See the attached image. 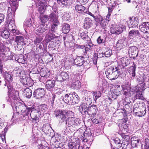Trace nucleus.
<instances>
[{"mask_svg": "<svg viewBox=\"0 0 149 149\" xmlns=\"http://www.w3.org/2000/svg\"><path fill=\"white\" fill-rule=\"evenodd\" d=\"M55 84V81L52 79L48 80L46 83V88L48 90L51 91L54 87Z\"/></svg>", "mask_w": 149, "mask_h": 149, "instance_id": "14", "label": "nucleus"}, {"mask_svg": "<svg viewBox=\"0 0 149 149\" xmlns=\"http://www.w3.org/2000/svg\"><path fill=\"white\" fill-rule=\"evenodd\" d=\"M113 72L111 76V77L110 79V80H114L117 79L120 74V72L121 70V69L119 68L118 67H113Z\"/></svg>", "mask_w": 149, "mask_h": 149, "instance_id": "6", "label": "nucleus"}, {"mask_svg": "<svg viewBox=\"0 0 149 149\" xmlns=\"http://www.w3.org/2000/svg\"><path fill=\"white\" fill-rule=\"evenodd\" d=\"M121 135L123 140L126 142L127 145H129L130 144V138L129 136L128 135H125L124 134H122Z\"/></svg>", "mask_w": 149, "mask_h": 149, "instance_id": "39", "label": "nucleus"}, {"mask_svg": "<svg viewBox=\"0 0 149 149\" xmlns=\"http://www.w3.org/2000/svg\"><path fill=\"white\" fill-rule=\"evenodd\" d=\"M60 76L62 77V79L63 80L68 79L69 78L68 74L66 72H63L61 73Z\"/></svg>", "mask_w": 149, "mask_h": 149, "instance_id": "43", "label": "nucleus"}, {"mask_svg": "<svg viewBox=\"0 0 149 149\" xmlns=\"http://www.w3.org/2000/svg\"><path fill=\"white\" fill-rule=\"evenodd\" d=\"M17 61L18 63L24 64L25 63V59L23 56L21 55L17 59Z\"/></svg>", "mask_w": 149, "mask_h": 149, "instance_id": "46", "label": "nucleus"}, {"mask_svg": "<svg viewBox=\"0 0 149 149\" xmlns=\"http://www.w3.org/2000/svg\"><path fill=\"white\" fill-rule=\"evenodd\" d=\"M79 146V142L77 141H75L74 142H70L68 144L70 149H77Z\"/></svg>", "mask_w": 149, "mask_h": 149, "instance_id": "23", "label": "nucleus"}, {"mask_svg": "<svg viewBox=\"0 0 149 149\" xmlns=\"http://www.w3.org/2000/svg\"><path fill=\"white\" fill-rule=\"evenodd\" d=\"M7 100L8 102H9L11 103V104L13 105V103L14 104H15V102L16 100L13 99V97H12L11 95L9 94L8 98H7Z\"/></svg>", "mask_w": 149, "mask_h": 149, "instance_id": "45", "label": "nucleus"}, {"mask_svg": "<svg viewBox=\"0 0 149 149\" xmlns=\"http://www.w3.org/2000/svg\"><path fill=\"white\" fill-rule=\"evenodd\" d=\"M58 25L56 24H53L51 26V31L52 33L55 32L56 30L57 29V27Z\"/></svg>", "mask_w": 149, "mask_h": 149, "instance_id": "52", "label": "nucleus"}, {"mask_svg": "<svg viewBox=\"0 0 149 149\" xmlns=\"http://www.w3.org/2000/svg\"><path fill=\"white\" fill-rule=\"evenodd\" d=\"M20 113L17 111L16 113H14L13 114L12 117V119H13V120L17 119L18 118V115Z\"/></svg>", "mask_w": 149, "mask_h": 149, "instance_id": "54", "label": "nucleus"}, {"mask_svg": "<svg viewBox=\"0 0 149 149\" xmlns=\"http://www.w3.org/2000/svg\"><path fill=\"white\" fill-rule=\"evenodd\" d=\"M140 31L144 33H149V22H143L139 26Z\"/></svg>", "mask_w": 149, "mask_h": 149, "instance_id": "8", "label": "nucleus"}, {"mask_svg": "<svg viewBox=\"0 0 149 149\" xmlns=\"http://www.w3.org/2000/svg\"><path fill=\"white\" fill-rule=\"evenodd\" d=\"M97 42L98 44H100L102 43H104L105 41L103 39H101L100 36H99L97 39Z\"/></svg>", "mask_w": 149, "mask_h": 149, "instance_id": "58", "label": "nucleus"}, {"mask_svg": "<svg viewBox=\"0 0 149 149\" xmlns=\"http://www.w3.org/2000/svg\"><path fill=\"white\" fill-rule=\"evenodd\" d=\"M111 32L112 34H116V28H111Z\"/></svg>", "mask_w": 149, "mask_h": 149, "instance_id": "63", "label": "nucleus"}, {"mask_svg": "<svg viewBox=\"0 0 149 149\" xmlns=\"http://www.w3.org/2000/svg\"><path fill=\"white\" fill-rule=\"evenodd\" d=\"M24 95L27 98H30L32 95V91L29 88L24 89L23 91Z\"/></svg>", "mask_w": 149, "mask_h": 149, "instance_id": "24", "label": "nucleus"}, {"mask_svg": "<svg viewBox=\"0 0 149 149\" xmlns=\"http://www.w3.org/2000/svg\"><path fill=\"white\" fill-rule=\"evenodd\" d=\"M129 54L133 59L136 57L138 55V48L135 46L130 47L129 49Z\"/></svg>", "mask_w": 149, "mask_h": 149, "instance_id": "7", "label": "nucleus"}, {"mask_svg": "<svg viewBox=\"0 0 149 149\" xmlns=\"http://www.w3.org/2000/svg\"><path fill=\"white\" fill-rule=\"evenodd\" d=\"M136 65L134 64V63L132 66L129 67L127 70L129 73L132 74V76L134 77L135 76V70Z\"/></svg>", "mask_w": 149, "mask_h": 149, "instance_id": "20", "label": "nucleus"}, {"mask_svg": "<svg viewBox=\"0 0 149 149\" xmlns=\"http://www.w3.org/2000/svg\"><path fill=\"white\" fill-rule=\"evenodd\" d=\"M131 145L132 147L134 148L136 147L139 143L140 140L136 137H133L131 138Z\"/></svg>", "mask_w": 149, "mask_h": 149, "instance_id": "21", "label": "nucleus"}, {"mask_svg": "<svg viewBox=\"0 0 149 149\" xmlns=\"http://www.w3.org/2000/svg\"><path fill=\"white\" fill-rule=\"evenodd\" d=\"M56 38V36L54 34L52 33H49V32H46V38L47 40V42H49L54 38Z\"/></svg>", "mask_w": 149, "mask_h": 149, "instance_id": "26", "label": "nucleus"}, {"mask_svg": "<svg viewBox=\"0 0 149 149\" xmlns=\"http://www.w3.org/2000/svg\"><path fill=\"white\" fill-rule=\"evenodd\" d=\"M125 40L123 39H120L118 40L116 44V47L117 48L121 49L124 46V43Z\"/></svg>", "mask_w": 149, "mask_h": 149, "instance_id": "30", "label": "nucleus"}, {"mask_svg": "<svg viewBox=\"0 0 149 149\" xmlns=\"http://www.w3.org/2000/svg\"><path fill=\"white\" fill-rule=\"evenodd\" d=\"M72 95L73 97V104L77 103L79 101V96L74 92L72 93Z\"/></svg>", "mask_w": 149, "mask_h": 149, "instance_id": "41", "label": "nucleus"}, {"mask_svg": "<svg viewBox=\"0 0 149 149\" xmlns=\"http://www.w3.org/2000/svg\"><path fill=\"white\" fill-rule=\"evenodd\" d=\"M18 0H11L10 4L11 7L16 10L18 7V4L17 1Z\"/></svg>", "mask_w": 149, "mask_h": 149, "instance_id": "36", "label": "nucleus"}, {"mask_svg": "<svg viewBox=\"0 0 149 149\" xmlns=\"http://www.w3.org/2000/svg\"><path fill=\"white\" fill-rule=\"evenodd\" d=\"M81 84L79 80L76 81L75 82H73L71 84V87L73 88L76 90H78L81 86Z\"/></svg>", "mask_w": 149, "mask_h": 149, "instance_id": "27", "label": "nucleus"}, {"mask_svg": "<svg viewBox=\"0 0 149 149\" xmlns=\"http://www.w3.org/2000/svg\"><path fill=\"white\" fill-rule=\"evenodd\" d=\"M24 38L22 36H18L15 37L14 45L15 49L20 50L22 49L24 43Z\"/></svg>", "mask_w": 149, "mask_h": 149, "instance_id": "4", "label": "nucleus"}, {"mask_svg": "<svg viewBox=\"0 0 149 149\" xmlns=\"http://www.w3.org/2000/svg\"><path fill=\"white\" fill-rule=\"evenodd\" d=\"M125 143H124L120 144L118 147V149H126L127 146Z\"/></svg>", "mask_w": 149, "mask_h": 149, "instance_id": "50", "label": "nucleus"}, {"mask_svg": "<svg viewBox=\"0 0 149 149\" xmlns=\"http://www.w3.org/2000/svg\"><path fill=\"white\" fill-rule=\"evenodd\" d=\"M61 3L65 6L67 5H70L71 3V0H61L60 3Z\"/></svg>", "mask_w": 149, "mask_h": 149, "instance_id": "47", "label": "nucleus"}, {"mask_svg": "<svg viewBox=\"0 0 149 149\" xmlns=\"http://www.w3.org/2000/svg\"><path fill=\"white\" fill-rule=\"evenodd\" d=\"M134 113L136 116L142 117L146 113V107H142L141 108H136L134 109Z\"/></svg>", "mask_w": 149, "mask_h": 149, "instance_id": "9", "label": "nucleus"}, {"mask_svg": "<svg viewBox=\"0 0 149 149\" xmlns=\"http://www.w3.org/2000/svg\"><path fill=\"white\" fill-rule=\"evenodd\" d=\"M100 24L102 27H104L106 25V22L105 20L102 19L100 21Z\"/></svg>", "mask_w": 149, "mask_h": 149, "instance_id": "56", "label": "nucleus"}, {"mask_svg": "<svg viewBox=\"0 0 149 149\" xmlns=\"http://www.w3.org/2000/svg\"><path fill=\"white\" fill-rule=\"evenodd\" d=\"M80 36L84 40H88L89 39L87 35V33L82 32L80 34Z\"/></svg>", "mask_w": 149, "mask_h": 149, "instance_id": "44", "label": "nucleus"}, {"mask_svg": "<svg viewBox=\"0 0 149 149\" xmlns=\"http://www.w3.org/2000/svg\"><path fill=\"white\" fill-rule=\"evenodd\" d=\"M16 10L13 8L9 7H8L7 15L8 19L10 20V22L8 24V28L14 36L19 35L20 33V32L18 30L15 25L14 19L13 18V15L14 16Z\"/></svg>", "mask_w": 149, "mask_h": 149, "instance_id": "3", "label": "nucleus"}, {"mask_svg": "<svg viewBox=\"0 0 149 149\" xmlns=\"http://www.w3.org/2000/svg\"><path fill=\"white\" fill-rule=\"evenodd\" d=\"M121 89L119 85H117L116 86L115 89L113 92L117 96L119 95L121 92Z\"/></svg>", "mask_w": 149, "mask_h": 149, "instance_id": "42", "label": "nucleus"}, {"mask_svg": "<svg viewBox=\"0 0 149 149\" xmlns=\"http://www.w3.org/2000/svg\"><path fill=\"white\" fill-rule=\"evenodd\" d=\"M75 8L78 12L81 13L83 12L85 9L84 6L80 5H77L75 6Z\"/></svg>", "mask_w": 149, "mask_h": 149, "instance_id": "33", "label": "nucleus"}, {"mask_svg": "<svg viewBox=\"0 0 149 149\" xmlns=\"http://www.w3.org/2000/svg\"><path fill=\"white\" fill-rule=\"evenodd\" d=\"M104 53L106 57H109L112 54V51L110 49H108Z\"/></svg>", "mask_w": 149, "mask_h": 149, "instance_id": "48", "label": "nucleus"}, {"mask_svg": "<svg viewBox=\"0 0 149 149\" xmlns=\"http://www.w3.org/2000/svg\"><path fill=\"white\" fill-rule=\"evenodd\" d=\"M18 103L19 104L18 105H15V107L16 111L22 115L21 117L23 119L27 118L28 116L30 115L33 120L38 119L40 112L38 110H34L33 108H29L19 102Z\"/></svg>", "mask_w": 149, "mask_h": 149, "instance_id": "2", "label": "nucleus"}, {"mask_svg": "<svg viewBox=\"0 0 149 149\" xmlns=\"http://www.w3.org/2000/svg\"><path fill=\"white\" fill-rule=\"evenodd\" d=\"M139 34V31L138 30L133 29H131L130 28L129 29L128 33L129 38L130 39H133L137 36Z\"/></svg>", "mask_w": 149, "mask_h": 149, "instance_id": "13", "label": "nucleus"}, {"mask_svg": "<svg viewBox=\"0 0 149 149\" xmlns=\"http://www.w3.org/2000/svg\"><path fill=\"white\" fill-rule=\"evenodd\" d=\"M6 52V49L4 46L2 44H0V56L2 57L3 60H6L5 59V54Z\"/></svg>", "mask_w": 149, "mask_h": 149, "instance_id": "19", "label": "nucleus"}, {"mask_svg": "<svg viewBox=\"0 0 149 149\" xmlns=\"http://www.w3.org/2000/svg\"><path fill=\"white\" fill-rule=\"evenodd\" d=\"M39 18L43 24H45V23L49 19L48 16L47 15H41Z\"/></svg>", "mask_w": 149, "mask_h": 149, "instance_id": "32", "label": "nucleus"}, {"mask_svg": "<svg viewBox=\"0 0 149 149\" xmlns=\"http://www.w3.org/2000/svg\"><path fill=\"white\" fill-rule=\"evenodd\" d=\"M38 2L40 3L38 8V11L40 14H42L44 13L45 11L46 10V4L43 2L40 1Z\"/></svg>", "mask_w": 149, "mask_h": 149, "instance_id": "18", "label": "nucleus"}, {"mask_svg": "<svg viewBox=\"0 0 149 149\" xmlns=\"http://www.w3.org/2000/svg\"><path fill=\"white\" fill-rule=\"evenodd\" d=\"M52 21L53 22V24H56L58 26L59 23V22L58 21V17L55 19H54Z\"/></svg>", "mask_w": 149, "mask_h": 149, "instance_id": "61", "label": "nucleus"}, {"mask_svg": "<svg viewBox=\"0 0 149 149\" xmlns=\"http://www.w3.org/2000/svg\"><path fill=\"white\" fill-rule=\"evenodd\" d=\"M70 26L69 24H63L62 28V32L64 33H67L70 30Z\"/></svg>", "mask_w": 149, "mask_h": 149, "instance_id": "29", "label": "nucleus"}, {"mask_svg": "<svg viewBox=\"0 0 149 149\" xmlns=\"http://www.w3.org/2000/svg\"><path fill=\"white\" fill-rule=\"evenodd\" d=\"M43 38L41 36H38L36 37L34 40V44L36 46H38L42 43Z\"/></svg>", "mask_w": 149, "mask_h": 149, "instance_id": "37", "label": "nucleus"}, {"mask_svg": "<svg viewBox=\"0 0 149 149\" xmlns=\"http://www.w3.org/2000/svg\"><path fill=\"white\" fill-rule=\"evenodd\" d=\"M92 92L94 100L96 102L97 100L101 96V93L100 91H93Z\"/></svg>", "mask_w": 149, "mask_h": 149, "instance_id": "40", "label": "nucleus"}, {"mask_svg": "<svg viewBox=\"0 0 149 149\" xmlns=\"http://www.w3.org/2000/svg\"><path fill=\"white\" fill-rule=\"evenodd\" d=\"M145 11V12L143 13V15L145 17L149 16V8H147Z\"/></svg>", "mask_w": 149, "mask_h": 149, "instance_id": "57", "label": "nucleus"}, {"mask_svg": "<svg viewBox=\"0 0 149 149\" xmlns=\"http://www.w3.org/2000/svg\"><path fill=\"white\" fill-rule=\"evenodd\" d=\"M1 36L3 38L7 39L9 37L10 33L6 28L2 29L0 32Z\"/></svg>", "mask_w": 149, "mask_h": 149, "instance_id": "16", "label": "nucleus"}, {"mask_svg": "<svg viewBox=\"0 0 149 149\" xmlns=\"http://www.w3.org/2000/svg\"><path fill=\"white\" fill-rule=\"evenodd\" d=\"M138 18L136 17H133L130 20V22L129 23V27H135L138 24Z\"/></svg>", "mask_w": 149, "mask_h": 149, "instance_id": "15", "label": "nucleus"}, {"mask_svg": "<svg viewBox=\"0 0 149 149\" xmlns=\"http://www.w3.org/2000/svg\"><path fill=\"white\" fill-rule=\"evenodd\" d=\"M84 59L83 56H81V57H78L74 60V63L77 66H81L84 64Z\"/></svg>", "mask_w": 149, "mask_h": 149, "instance_id": "17", "label": "nucleus"}, {"mask_svg": "<svg viewBox=\"0 0 149 149\" xmlns=\"http://www.w3.org/2000/svg\"><path fill=\"white\" fill-rule=\"evenodd\" d=\"M92 25L91 21L88 18H86L84 25V27L85 29H87L89 28Z\"/></svg>", "mask_w": 149, "mask_h": 149, "instance_id": "28", "label": "nucleus"}, {"mask_svg": "<svg viewBox=\"0 0 149 149\" xmlns=\"http://www.w3.org/2000/svg\"><path fill=\"white\" fill-rule=\"evenodd\" d=\"M31 19H28L25 22V24L28 27H31Z\"/></svg>", "mask_w": 149, "mask_h": 149, "instance_id": "55", "label": "nucleus"}, {"mask_svg": "<svg viewBox=\"0 0 149 149\" xmlns=\"http://www.w3.org/2000/svg\"><path fill=\"white\" fill-rule=\"evenodd\" d=\"M136 99H139L141 100H144V98L143 97L142 92L141 91H137L136 92V95L135 96Z\"/></svg>", "mask_w": 149, "mask_h": 149, "instance_id": "34", "label": "nucleus"}, {"mask_svg": "<svg viewBox=\"0 0 149 149\" xmlns=\"http://www.w3.org/2000/svg\"><path fill=\"white\" fill-rule=\"evenodd\" d=\"M56 97V95L55 94H52V100L51 101V103L52 104H53L54 103V100L55 98Z\"/></svg>", "mask_w": 149, "mask_h": 149, "instance_id": "64", "label": "nucleus"}, {"mask_svg": "<svg viewBox=\"0 0 149 149\" xmlns=\"http://www.w3.org/2000/svg\"><path fill=\"white\" fill-rule=\"evenodd\" d=\"M98 57H97V54L95 53L93 57V63L95 65L97 64V59Z\"/></svg>", "mask_w": 149, "mask_h": 149, "instance_id": "49", "label": "nucleus"}, {"mask_svg": "<svg viewBox=\"0 0 149 149\" xmlns=\"http://www.w3.org/2000/svg\"><path fill=\"white\" fill-rule=\"evenodd\" d=\"M121 63L123 67L127 66L129 63V60L126 57H124L121 59Z\"/></svg>", "mask_w": 149, "mask_h": 149, "instance_id": "31", "label": "nucleus"}, {"mask_svg": "<svg viewBox=\"0 0 149 149\" xmlns=\"http://www.w3.org/2000/svg\"><path fill=\"white\" fill-rule=\"evenodd\" d=\"M73 95L72 93L65 94L63 98V101L67 104H68L69 105L73 104Z\"/></svg>", "mask_w": 149, "mask_h": 149, "instance_id": "10", "label": "nucleus"}, {"mask_svg": "<svg viewBox=\"0 0 149 149\" xmlns=\"http://www.w3.org/2000/svg\"><path fill=\"white\" fill-rule=\"evenodd\" d=\"M96 109V105H93L89 108L88 111L91 113L93 115L95 114L97 112Z\"/></svg>", "mask_w": 149, "mask_h": 149, "instance_id": "38", "label": "nucleus"}, {"mask_svg": "<svg viewBox=\"0 0 149 149\" xmlns=\"http://www.w3.org/2000/svg\"><path fill=\"white\" fill-rule=\"evenodd\" d=\"M21 81L25 87H30L32 85L33 82L30 78L25 77L21 79Z\"/></svg>", "mask_w": 149, "mask_h": 149, "instance_id": "12", "label": "nucleus"}, {"mask_svg": "<svg viewBox=\"0 0 149 149\" xmlns=\"http://www.w3.org/2000/svg\"><path fill=\"white\" fill-rule=\"evenodd\" d=\"M35 110H38L39 111H40V114L41 113V111L42 113V112L43 113H46L47 111V108L46 106L44 105H42L39 108H38L37 109H36Z\"/></svg>", "mask_w": 149, "mask_h": 149, "instance_id": "35", "label": "nucleus"}, {"mask_svg": "<svg viewBox=\"0 0 149 149\" xmlns=\"http://www.w3.org/2000/svg\"><path fill=\"white\" fill-rule=\"evenodd\" d=\"M113 66H111L110 67L108 68L106 71L105 74L107 78L110 79L111 77V76L112 75V73L113 72Z\"/></svg>", "mask_w": 149, "mask_h": 149, "instance_id": "22", "label": "nucleus"}, {"mask_svg": "<svg viewBox=\"0 0 149 149\" xmlns=\"http://www.w3.org/2000/svg\"><path fill=\"white\" fill-rule=\"evenodd\" d=\"M48 28L47 24H40L36 28L37 32L40 35L43 34L46 31L48 30Z\"/></svg>", "mask_w": 149, "mask_h": 149, "instance_id": "11", "label": "nucleus"}, {"mask_svg": "<svg viewBox=\"0 0 149 149\" xmlns=\"http://www.w3.org/2000/svg\"><path fill=\"white\" fill-rule=\"evenodd\" d=\"M45 94L44 89L42 88H39L35 90L33 93V96L36 98L41 99Z\"/></svg>", "mask_w": 149, "mask_h": 149, "instance_id": "5", "label": "nucleus"}, {"mask_svg": "<svg viewBox=\"0 0 149 149\" xmlns=\"http://www.w3.org/2000/svg\"><path fill=\"white\" fill-rule=\"evenodd\" d=\"M93 45L92 43H89L88 45H86V46L85 47V50L88 51V49H87V48L91 49V47H93Z\"/></svg>", "mask_w": 149, "mask_h": 149, "instance_id": "59", "label": "nucleus"}, {"mask_svg": "<svg viewBox=\"0 0 149 149\" xmlns=\"http://www.w3.org/2000/svg\"><path fill=\"white\" fill-rule=\"evenodd\" d=\"M114 142L116 144H118L120 143V141L118 138H116L113 139Z\"/></svg>", "mask_w": 149, "mask_h": 149, "instance_id": "62", "label": "nucleus"}, {"mask_svg": "<svg viewBox=\"0 0 149 149\" xmlns=\"http://www.w3.org/2000/svg\"><path fill=\"white\" fill-rule=\"evenodd\" d=\"M49 17L52 20L55 19L58 17L57 15L54 13H52L49 15Z\"/></svg>", "mask_w": 149, "mask_h": 149, "instance_id": "53", "label": "nucleus"}, {"mask_svg": "<svg viewBox=\"0 0 149 149\" xmlns=\"http://www.w3.org/2000/svg\"><path fill=\"white\" fill-rule=\"evenodd\" d=\"M3 75L4 76V78L8 82H11L12 81V75L9 74L7 72L5 71L3 73Z\"/></svg>", "mask_w": 149, "mask_h": 149, "instance_id": "25", "label": "nucleus"}, {"mask_svg": "<svg viewBox=\"0 0 149 149\" xmlns=\"http://www.w3.org/2000/svg\"><path fill=\"white\" fill-rule=\"evenodd\" d=\"M116 34L118 35L121 33L123 31V28L119 26L118 27H116Z\"/></svg>", "mask_w": 149, "mask_h": 149, "instance_id": "51", "label": "nucleus"}, {"mask_svg": "<svg viewBox=\"0 0 149 149\" xmlns=\"http://www.w3.org/2000/svg\"><path fill=\"white\" fill-rule=\"evenodd\" d=\"M74 113L72 111L66 110L56 109L54 111L55 116L59 118L60 121L62 122L65 121L66 125L68 127L78 125L81 123L79 119L74 117H70Z\"/></svg>", "mask_w": 149, "mask_h": 149, "instance_id": "1", "label": "nucleus"}, {"mask_svg": "<svg viewBox=\"0 0 149 149\" xmlns=\"http://www.w3.org/2000/svg\"><path fill=\"white\" fill-rule=\"evenodd\" d=\"M2 59V57L1 58H0V73L2 74L3 73V65L2 64V61L1 59Z\"/></svg>", "mask_w": 149, "mask_h": 149, "instance_id": "60", "label": "nucleus"}]
</instances>
